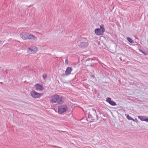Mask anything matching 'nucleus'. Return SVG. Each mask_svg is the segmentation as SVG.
<instances>
[{
  "instance_id": "obj_8",
  "label": "nucleus",
  "mask_w": 148,
  "mask_h": 148,
  "mask_svg": "<svg viewBox=\"0 0 148 148\" xmlns=\"http://www.w3.org/2000/svg\"><path fill=\"white\" fill-rule=\"evenodd\" d=\"M106 101L112 106H115L116 105V103L114 101H112L111 98L110 97L107 98Z\"/></svg>"
},
{
  "instance_id": "obj_3",
  "label": "nucleus",
  "mask_w": 148,
  "mask_h": 148,
  "mask_svg": "<svg viewBox=\"0 0 148 148\" xmlns=\"http://www.w3.org/2000/svg\"><path fill=\"white\" fill-rule=\"evenodd\" d=\"M94 32L97 35L100 36L103 35L105 32L104 25H101L100 26V28L95 29Z\"/></svg>"
},
{
  "instance_id": "obj_7",
  "label": "nucleus",
  "mask_w": 148,
  "mask_h": 148,
  "mask_svg": "<svg viewBox=\"0 0 148 148\" xmlns=\"http://www.w3.org/2000/svg\"><path fill=\"white\" fill-rule=\"evenodd\" d=\"M43 93H30L31 95L34 98H39L43 95Z\"/></svg>"
},
{
  "instance_id": "obj_9",
  "label": "nucleus",
  "mask_w": 148,
  "mask_h": 148,
  "mask_svg": "<svg viewBox=\"0 0 148 148\" xmlns=\"http://www.w3.org/2000/svg\"><path fill=\"white\" fill-rule=\"evenodd\" d=\"M59 98V96L57 95H55L50 100V102L52 103H53L58 101Z\"/></svg>"
},
{
  "instance_id": "obj_17",
  "label": "nucleus",
  "mask_w": 148,
  "mask_h": 148,
  "mask_svg": "<svg viewBox=\"0 0 148 148\" xmlns=\"http://www.w3.org/2000/svg\"><path fill=\"white\" fill-rule=\"evenodd\" d=\"M133 121L135 122L136 123H137L138 121V120L137 119H134L132 118V120Z\"/></svg>"
},
{
  "instance_id": "obj_20",
  "label": "nucleus",
  "mask_w": 148,
  "mask_h": 148,
  "mask_svg": "<svg viewBox=\"0 0 148 148\" xmlns=\"http://www.w3.org/2000/svg\"><path fill=\"white\" fill-rule=\"evenodd\" d=\"M144 55H147V54L146 53H145L144 52H143V53Z\"/></svg>"
},
{
  "instance_id": "obj_23",
  "label": "nucleus",
  "mask_w": 148,
  "mask_h": 148,
  "mask_svg": "<svg viewBox=\"0 0 148 148\" xmlns=\"http://www.w3.org/2000/svg\"><path fill=\"white\" fill-rule=\"evenodd\" d=\"M34 92L36 93V92H35V91H34Z\"/></svg>"
},
{
  "instance_id": "obj_1",
  "label": "nucleus",
  "mask_w": 148,
  "mask_h": 148,
  "mask_svg": "<svg viewBox=\"0 0 148 148\" xmlns=\"http://www.w3.org/2000/svg\"><path fill=\"white\" fill-rule=\"evenodd\" d=\"M21 38L23 40H31L34 41H36L37 40V37L32 34L26 32H24L20 34Z\"/></svg>"
},
{
  "instance_id": "obj_21",
  "label": "nucleus",
  "mask_w": 148,
  "mask_h": 148,
  "mask_svg": "<svg viewBox=\"0 0 148 148\" xmlns=\"http://www.w3.org/2000/svg\"><path fill=\"white\" fill-rule=\"evenodd\" d=\"M139 50L140 51V52H142V53H143V51H142V50Z\"/></svg>"
},
{
  "instance_id": "obj_15",
  "label": "nucleus",
  "mask_w": 148,
  "mask_h": 148,
  "mask_svg": "<svg viewBox=\"0 0 148 148\" xmlns=\"http://www.w3.org/2000/svg\"><path fill=\"white\" fill-rule=\"evenodd\" d=\"M127 118L129 120H132V118L130 116H129L128 115H127Z\"/></svg>"
},
{
  "instance_id": "obj_16",
  "label": "nucleus",
  "mask_w": 148,
  "mask_h": 148,
  "mask_svg": "<svg viewBox=\"0 0 148 148\" xmlns=\"http://www.w3.org/2000/svg\"><path fill=\"white\" fill-rule=\"evenodd\" d=\"M47 77V75L46 74H44L43 75L42 77L44 79H45Z\"/></svg>"
},
{
  "instance_id": "obj_5",
  "label": "nucleus",
  "mask_w": 148,
  "mask_h": 148,
  "mask_svg": "<svg viewBox=\"0 0 148 148\" xmlns=\"http://www.w3.org/2000/svg\"><path fill=\"white\" fill-rule=\"evenodd\" d=\"M58 113L62 114L67 110L68 108L66 105H64L58 106Z\"/></svg>"
},
{
  "instance_id": "obj_19",
  "label": "nucleus",
  "mask_w": 148,
  "mask_h": 148,
  "mask_svg": "<svg viewBox=\"0 0 148 148\" xmlns=\"http://www.w3.org/2000/svg\"><path fill=\"white\" fill-rule=\"evenodd\" d=\"M65 62L67 64H68V60L67 59H66L65 60Z\"/></svg>"
},
{
  "instance_id": "obj_14",
  "label": "nucleus",
  "mask_w": 148,
  "mask_h": 148,
  "mask_svg": "<svg viewBox=\"0 0 148 148\" xmlns=\"http://www.w3.org/2000/svg\"><path fill=\"white\" fill-rule=\"evenodd\" d=\"M127 39L129 42L131 43H134V41L132 39L129 37H127Z\"/></svg>"
},
{
  "instance_id": "obj_22",
  "label": "nucleus",
  "mask_w": 148,
  "mask_h": 148,
  "mask_svg": "<svg viewBox=\"0 0 148 148\" xmlns=\"http://www.w3.org/2000/svg\"><path fill=\"white\" fill-rule=\"evenodd\" d=\"M0 83L1 84H3V83L2 82H1Z\"/></svg>"
},
{
  "instance_id": "obj_10",
  "label": "nucleus",
  "mask_w": 148,
  "mask_h": 148,
  "mask_svg": "<svg viewBox=\"0 0 148 148\" xmlns=\"http://www.w3.org/2000/svg\"><path fill=\"white\" fill-rule=\"evenodd\" d=\"M72 70V69L71 67H67L65 72V75H69L71 74Z\"/></svg>"
},
{
  "instance_id": "obj_11",
  "label": "nucleus",
  "mask_w": 148,
  "mask_h": 148,
  "mask_svg": "<svg viewBox=\"0 0 148 148\" xmlns=\"http://www.w3.org/2000/svg\"><path fill=\"white\" fill-rule=\"evenodd\" d=\"M36 88L37 90H41L43 89V86L39 84H36L35 85Z\"/></svg>"
},
{
  "instance_id": "obj_6",
  "label": "nucleus",
  "mask_w": 148,
  "mask_h": 148,
  "mask_svg": "<svg viewBox=\"0 0 148 148\" xmlns=\"http://www.w3.org/2000/svg\"><path fill=\"white\" fill-rule=\"evenodd\" d=\"M88 43L87 42V40L86 39V40L85 41L81 42L79 45V46L80 47H84L88 46Z\"/></svg>"
},
{
  "instance_id": "obj_13",
  "label": "nucleus",
  "mask_w": 148,
  "mask_h": 148,
  "mask_svg": "<svg viewBox=\"0 0 148 148\" xmlns=\"http://www.w3.org/2000/svg\"><path fill=\"white\" fill-rule=\"evenodd\" d=\"M138 118L141 121H145L146 116H138Z\"/></svg>"
},
{
  "instance_id": "obj_24",
  "label": "nucleus",
  "mask_w": 148,
  "mask_h": 148,
  "mask_svg": "<svg viewBox=\"0 0 148 148\" xmlns=\"http://www.w3.org/2000/svg\"><path fill=\"white\" fill-rule=\"evenodd\" d=\"M122 95H124L123 94H122Z\"/></svg>"
},
{
  "instance_id": "obj_12",
  "label": "nucleus",
  "mask_w": 148,
  "mask_h": 148,
  "mask_svg": "<svg viewBox=\"0 0 148 148\" xmlns=\"http://www.w3.org/2000/svg\"><path fill=\"white\" fill-rule=\"evenodd\" d=\"M63 99L64 98L63 97H61L60 98H59L58 100V103L59 104H62L64 102Z\"/></svg>"
},
{
  "instance_id": "obj_2",
  "label": "nucleus",
  "mask_w": 148,
  "mask_h": 148,
  "mask_svg": "<svg viewBox=\"0 0 148 148\" xmlns=\"http://www.w3.org/2000/svg\"><path fill=\"white\" fill-rule=\"evenodd\" d=\"M88 113V117L92 120H95L96 119L98 120V119L96 111L94 109H91L89 110Z\"/></svg>"
},
{
  "instance_id": "obj_4",
  "label": "nucleus",
  "mask_w": 148,
  "mask_h": 148,
  "mask_svg": "<svg viewBox=\"0 0 148 148\" xmlns=\"http://www.w3.org/2000/svg\"><path fill=\"white\" fill-rule=\"evenodd\" d=\"M38 50V48L35 46L32 45L27 49V53L30 54L36 53Z\"/></svg>"
},
{
  "instance_id": "obj_18",
  "label": "nucleus",
  "mask_w": 148,
  "mask_h": 148,
  "mask_svg": "<svg viewBox=\"0 0 148 148\" xmlns=\"http://www.w3.org/2000/svg\"><path fill=\"white\" fill-rule=\"evenodd\" d=\"M145 121H146L147 122H148V116H146Z\"/></svg>"
}]
</instances>
